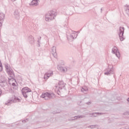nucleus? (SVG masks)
I'll return each instance as SVG.
<instances>
[{
    "instance_id": "f3484780",
    "label": "nucleus",
    "mask_w": 129,
    "mask_h": 129,
    "mask_svg": "<svg viewBox=\"0 0 129 129\" xmlns=\"http://www.w3.org/2000/svg\"><path fill=\"white\" fill-rule=\"evenodd\" d=\"M14 16L17 19H19V17H20V12H19V10H16L15 11Z\"/></svg>"
},
{
    "instance_id": "c85d7f7f",
    "label": "nucleus",
    "mask_w": 129,
    "mask_h": 129,
    "mask_svg": "<svg viewBox=\"0 0 129 129\" xmlns=\"http://www.w3.org/2000/svg\"><path fill=\"white\" fill-rule=\"evenodd\" d=\"M86 104H87L88 105H90V104H91V102H87Z\"/></svg>"
},
{
    "instance_id": "393cba45",
    "label": "nucleus",
    "mask_w": 129,
    "mask_h": 129,
    "mask_svg": "<svg viewBox=\"0 0 129 129\" xmlns=\"http://www.w3.org/2000/svg\"><path fill=\"white\" fill-rule=\"evenodd\" d=\"M80 118H85V115H80Z\"/></svg>"
},
{
    "instance_id": "ea45409f",
    "label": "nucleus",
    "mask_w": 129,
    "mask_h": 129,
    "mask_svg": "<svg viewBox=\"0 0 129 129\" xmlns=\"http://www.w3.org/2000/svg\"><path fill=\"white\" fill-rule=\"evenodd\" d=\"M80 103H81V101H80Z\"/></svg>"
},
{
    "instance_id": "f03ea898",
    "label": "nucleus",
    "mask_w": 129,
    "mask_h": 129,
    "mask_svg": "<svg viewBox=\"0 0 129 129\" xmlns=\"http://www.w3.org/2000/svg\"><path fill=\"white\" fill-rule=\"evenodd\" d=\"M56 16H57V12H56V11H51L45 15V21L46 22H50V21L54 20Z\"/></svg>"
},
{
    "instance_id": "f704fd0d",
    "label": "nucleus",
    "mask_w": 129,
    "mask_h": 129,
    "mask_svg": "<svg viewBox=\"0 0 129 129\" xmlns=\"http://www.w3.org/2000/svg\"><path fill=\"white\" fill-rule=\"evenodd\" d=\"M127 101L129 102V98L127 99Z\"/></svg>"
},
{
    "instance_id": "79ce46f5",
    "label": "nucleus",
    "mask_w": 129,
    "mask_h": 129,
    "mask_svg": "<svg viewBox=\"0 0 129 129\" xmlns=\"http://www.w3.org/2000/svg\"><path fill=\"white\" fill-rule=\"evenodd\" d=\"M0 63H2V62H1V61H0Z\"/></svg>"
},
{
    "instance_id": "1a4fd4ad",
    "label": "nucleus",
    "mask_w": 129,
    "mask_h": 129,
    "mask_svg": "<svg viewBox=\"0 0 129 129\" xmlns=\"http://www.w3.org/2000/svg\"><path fill=\"white\" fill-rule=\"evenodd\" d=\"M51 53L52 56L54 57V58L57 57V52L56 51V46H53L51 48Z\"/></svg>"
},
{
    "instance_id": "5701e85b",
    "label": "nucleus",
    "mask_w": 129,
    "mask_h": 129,
    "mask_svg": "<svg viewBox=\"0 0 129 129\" xmlns=\"http://www.w3.org/2000/svg\"><path fill=\"white\" fill-rule=\"evenodd\" d=\"M74 118H75V119H77V118H80V115L75 116L74 117Z\"/></svg>"
},
{
    "instance_id": "423d86ee",
    "label": "nucleus",
    "mask_w": 129,
    "mask_h": 129,
    "mask_svg": "<svg viewBox=\"0 0 129 129\" xmlns=\"http://www.w3.org/2000/svg\"><path fill=\"white\" fill-rule=\"evenodd\" d=\"M112 53H113V54H115V55L118 59L120 58V53L118 51V49L116 46H114V48L112 49Z\"/></svg>"
},
{
    "instance_id": "2eb2a0df",
    "label": "nucleus",
    "mask_w": 129,
    "mask_h": 129,
    "mask_svg": "<svg viewBox=\"0 0 129 129\" xmlns=\"http://www.w3.org/2000/svg\"><path fill=\"white\" fill-rule=\"evenodd\" d=\"M81 90L82 92H84V93L86 94L87 92H88V88H87V87H85V86L83 87Z\"/></svg>"
},
{
    "instance_id": "72a5a7b5",
    "label": "nucleus",
    "mask_w": 129,
    "mask_h": 129,
    "mask_svg": "<svg viewBox=\"0 0 129 129\" xmlns=\"http://www.w3.org/2000/svg\"><path fill=\"white\" fill-rule=\"evenodd\" d=\"M12 91H13L12 89H11V90H10V92H12Z\"/></svg>"
},
{
    "instance_id": "b1692460",
    "label": "nucleus",
    "mask_w": 129,
    "mask_h": 129,
    "mask_svg": "<svg viewBox=\"0 0 129 129\" xmlns=\"http://www.w3.org/2000/svg\"><path fill=\"white\" fill-rule=\"evenodd\" d=\"M62 71H63V72H66L67 71V69L62 68Z\"/></svg>"
},
{
    "instance_id": "aec40b11",
    "label": "nucleus",
    "mask_w": 129,
    "mask_h": 129,
    "mask_svg": "<svg viewBox=\"0 0 129 129\" xmlns=\"http://www.w3.org/2000/svg\"><path fill=\"white\" fill-rule=\"evenodd\" d=\"M16 101H18V102H20V101H21V99L18 97H15L13 102H16Z\"/></svg>"
},
{
    "instance_id": "412c9836",
    "label": "nucleus",
    "mask_w": 129,
    "mask_h": 129,
    "mask_svg": "<svg viewBox=\"0 0 129 129\" xmlns=\"http://www.w3.org/2000/svg\"><path fill=\"white\" fill-rule=\"evenodd\" d=\"M61 112V110L60 109H56L53 111V113H60Z\"/></svg>"
},
{
    "instance_id": "f8f14e48",
    "label": "nucleus",
    "mask_w": 129,
    "mask_h": 129,
    "mask_svg": "<svg viewBox=\"0 0 129 129\" xmlns=\"http://www.w3.org/2000/svg\"><path fill=\"white\" fill-rule=\"evenodd\" d=\"M114 73L113 69H109L107 71L104 73L105 75H110V74H113Z\"/></svg>"
},
{
    "instance_id": "a19ab883",
    "label": "nucleus",
    "mask_w": 129,
    "mask_h": 129,
    "mask_svg": "<svg viewBox=\"0 0 129 129\" xmlns=\"http://www.w3.org/2000/svg\"><path fill=\"white\" fill-rule=\"evenodd\" d=\"M41 37H40V39H41Z\"/></svg>"
},
{
    "instance_id": "dca6fc26",
    "label": "nucleus",
    "mask_w": 129,
    "mask_h": 129,
    "mask_svg": "<svg viewBox=\"0 0 129 129\" xmlns=\"http://www.w3.org/2000/svg\"><path fill=\"white\" fill-rule=\"evenodd\" d=\"M1 83L2 85H3V86H7V85H8V80H4L3 81H1Z\"/></svg>"
},
{
    "instance_id": "9d476101",
    "label": "nucleus",
    "mask_w": 129,
    "mask_h": 129,
    "mask_svg": "<svg viewBox=\"0 0 129 129\" xmlns=\"http://www.w3.org/2000/svg\"><path fill=\"white\" fill-rule=\"evenodd\" d=\"M68 37H70V38L72 39H76L77 38V33L75 31H73L72 33H71L70 36H68Z\"/></svg>"
},
{
    "instance_id": "20e7f679",
    "label": "nucleus",
    "mask_w": 129,
    "mask_h": 129,
    "mask_svg": "<svg viewBox=\"0 0 129 129\" xmlns=\"http://www.w3.org/2000/svg\"><path fill=\"white\" fill-rule=\"evenodd\" d=\"M30 92H32V90L28 87H24L22 89V93L25 98H28Z\"/></svg>"
},
{
    "instance_id": "6e6552de",
    "label": "nucleus",
    "mask_w": 129,
    "mask_h": 129,
    "mask_svg": "<svg viewBox=\"0 0 129 129\" xmlns=\"http://www.w3.org/2000/svg\"><path fill=\"white\" fill-rule=\"evenodd\" d=\"M4 21H5V15L3 13H0V28L3 26Z\"/></svg>"
},
{
    "instance_id": "7ed1b4c3",
    "label": "nucleus",
    "mask_w": 129,
    "mask_h": 129,
    "mask_svg": "<svg viewBox=\"0 0 129 129\" xmlns=\"http://www.w3.org/2000/svg\"><path fill=\"white\" fill-rule=\"evenodd\" d=\"M41 97L42 98H45V100H48V99H52L53 97H55V94L54 93L46 92L42 94Z\"/></svg>"
},
{
    "instance_id": "f257e3e1",
    "label": "nucleus",
    "mask_w": 129,
    "mask_h": 129,
    "mask_svg": "<svg viewBox=\"0 0 129 129\" xmlns=\"http://www.w3.org/2000/svg\"><path fill=\"white\" fill-rule=\"evenodd\" d=\"M5 68L6 69V71L8 74L9 75L10 77H11V79H8L9 84H12V86L13 87V89H18V83H17V81H16L15 79L13 78H15V74L14 73V71L8 66H5Z\"/></svg>"
},
{
    "instance_id": "e433bc0d",
    "label": "nucleus",
    "mask_w": 129,
    "mask_h": 129,
    "mask_svg": "<svg viewBox=\"0 0 129 129\" xmlns=\"http://www.w3.org/2000/svg\"><path fill=\"white\" fill-rule=\"evenodd\" d=\"M78 104L79 105H80V103H79V102H78Z\"/></svg>"
},
{
    "instance_id": "4c0bfd02",
    "label": "nucleus",
    "mask_w": 129,
    "mask_h": 129,
    "mask_svg": "<svg viewBox=\"0 0 129 129\" xmlns=\"http://www.w3.org/2000/svg\"><path fill=\"white\" fill-rule=\"evenodd\" d=\"M22 121H23V122H25V121H26V120H23Z\"/></svg>"
},
{
    "instance_id": "4be33fe9",
    "label": "nucleus",
    "mask_w": 129,
    "mask_h": 129,
    "mask_svg": "<svg viewBox=\"0 0 129 129\" xmlns=\"http://www.w3.org/2000/svg\"><path fill=\"white\" fill-rule=\"evenodd\" d=\"M3 71V65L2 63H0V72Z\"/></svg>"
},
{
    "instance_id": "7c9ffc66",
    "label": "nucleus",
    "mask_w": 129,
    "mask_h": 129,
    "mask_svg": "<svg viewBox=\"0 0 129 129\" xmlns=\"http://www.w3.org/2000/svg\"><path fill=\"white\" fill-rule=\"evenodd\" d=\"M90 117H93V115H90Z\"/></svg>"
},
{
    "instance_id": "473e14b6",
    "label": "nucleus",
    "mask_w": 129,
    "mask_h": 129,
    "mask_svg": "<svg viewBox=\"0 0 129 129\" xmlns=\"http://www.w3.org/2000/svg\"><path fill=\"white\" fill-rule=\"evenodd\" d=\"M1 94H2V91L0 90V96H1Z\"/></svg>"
},
{
    "instance_id": "6ab92c4d",
    "label": "nucleus",
    "mask_w": 129,
    "mask_h": 129,
    "mask_svg": "<svg viewBox=\"0 0 129 129\" xmlns=\"http://www.w3.org/2000/svg\"><path fill=\"white\" fill-rule=\"evenodd\" d=\"M53 75V72L51 71L49 72L48 73H46L45 74V76H47V77H48V78H49V77H50V76H52Z\"/></svg>"
},
{
    "instance_id": "a878e982",
    "label": "nucleus",
    "mask_w": 129,
    "mask_h": 129,
    "mask_svg": "<svg viewBox=\"0 0 129 129\" xmlns=\"http://www.w3.org/2000/svg\"><path fill=\"white\" fill-rule=\"evenodd\" d=\"M125 114L126 115H129V111H127V112H125Z\"/></svg>"
},
{
    "instance_id": "c9c22d12",
    "label": "nucleus",
    "mask_w": 129,
    "mask_h": 129,
    "mask_svg": "<svg viewBox=\"0 0 129 129\" xmlns=\"http://www.w3.org/2000/svg\"><path fill=\"white\" fill-rule=\"evenodd\" d=\"M102 12V8L101 9V12Z\"/></svg>"
},
{
    "instance_id": "2f4dec72",
    "label": "nucleus",
    "mask_w": 129,
    "mask_h": 129,
    "mask_svg": "<svg viewBox=\"0 0 129 129\" xmlns=\"http://www.w3.org/2000/svg\"><path fill=\"white\" fill-rule=\"evenodd\" d=\"M120 129H127V128H123V127H121V128H120ZM127 129H129V127H128Z\"/></svg>"
},
{
    "instance_id": "58836bf2",
    "label": "nucleus",
    "mask_w": 129,
    "mask_h": 129,
    "mask_svg": "<svg viewBox=\"0 0 129 129\" xmlns=\"http://www.w3.org/2000/svg\"><path fill=\"white\" fill-rule=\"evenodd\" d=\"M12 2H15V1H16V0H12Z\"/></svg>"
},
{
    "instance_id": "39448f33",
    "label": "nucleus",
    "mask_w": 129,
    "mask_h": 129,
    "mask_svg": "<svg viewBox=\"0 0 129 129\" xmlns=\"http://www.w3.org/2000/svg\"><path fill=\"white\" fill-rule=\"evenodd\" d=\"M118 35L119 37L120 41H122L124 40L123 37V34H124V27H120L119 28V31H118Z\"/></svg>"
},
{
    "instance_id": "a211bd4d",
    "label": "nucleus",
    "mask_w": 129,
    "mask_h": 129,
    "mask_svg": "<svg viewBox=\"0 0 129 129\" xmlns=\"http://www.w3.org/2000/svg\"><path fill=\"white\" fill-rule=\"evenodd\" d=\"M88 128H98V125H91L88 126Z\"/></svg>"
},
{
    "instance_id": "4468645a",
    "label": "nucleus",
    "mask_w": 129,
    "mask_h": 129,
    "mask_svg": "<svg viewBox=\"0 0 129 129\" xmlns=\"http://www.w3.org/2000/svg\"><path fill=\"white\" fill-rule=\"evenodd\" d=\"M30 5L31 6H38V5H39V0H32Z\"/></svg>"
},
{
    "instance_id": "0eeeda50",
    "label": "nucleus",
    "mask_w": 129,
    "mask_h": 129,
    "mask_svg": "<svg viewBox=\"0 0 129 129\" xmlns=\"http://www.w3.org/2000/svg\"><path fill=\"white\" fill-rule=\"evenodd\" d=\"M65 83L62 81H59L58 83V85L56 86V87H58L59 88L58 91L57 92H60V90H62V88H64L65 87Z\"/></svg>"
},
{
    "instance_id": "cd10ccee",
    "label": "nucleus",
    "mask_w": 129,
    "mask_h": 129,
    "mask_svg": "<svg viewBox=\"0 0 129 129\" xmlns=\"http://www.w3.org/2000/svg\"><path fill=\"white\" fill-rule=\"evenodd\" d=\"M37 42H38V47H40V40H38V41H37Z\"/></svg>"
},
{
    "instance_id": "bb28decb",
    "label": "nucleus",
    "mask_w": 129,
    "mask_h": 129,
    "mask_svg": "<svg viewBox=\"0 0 129 129\" xmlns=\"http://www.w3.org/2000/svg\"><path fill=\"white\" fill-rule=\"evenodd\" d=\"M69 121H72V120H75V118L73 119H69Z\"/></svg>"
},
{
    "instance_id": "c756f323",
    "label": "nucleus",
    "mask_w": 129,
    "mask_h": 129,
    "mask_svg": "<svg viewBox=\"0 0 129 129\" xmlns=\"http://www.w3.org/2000/svg\"><path fill=\"white\" fill-rule=\"evenodd\" d=\"M6 104L7 105H10V104H11V101L8 102L7 103H6Z\"/></svg>"
},
{
    "instance_id": "9b49d317",
    "label": "nucleus",
    "mask_w": 129,
    "mask_h": 129,
    "mask_svg": "<svg viewBox=\"0 0 129 129\" xmlns=\"http://www.w3.org/2000/svg\"><path fill=\"white\" fill-rule=\"evenodd\" d=\"M89 115H93V117H97V115H102V114H104V113L99 112H94L89 113Z\"/></svg>"
},
{
    "instance_id": "ddd939ff",
    "label": "nucleus",
    "mask_w": 129,
    "mask_h": 129,
    "mask_svg": "<svg viewBox=\"0 0 129 129\" xmlns=\"http://www.w3.org/2000/svg\"><path fill=\"white\" fill-rule=\"evenodd\" d=\"M28 41L30 43V44H34L35 42V40L34 39V37L32 35H29L28 36Z\"/></svg>"
}]
</instances>
